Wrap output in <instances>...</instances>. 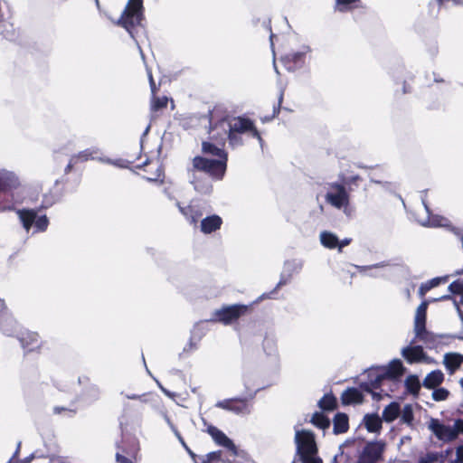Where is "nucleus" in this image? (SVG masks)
<instances>
[{
  "instance_id": "obj_1",
  "label": "nucleus",
  "mask_w": 463,
  "mask_h": 463,
  "mask_svg": "<svg viewBox=\"0 0 463 463\" xmlns=\"http://www.w3.org/2000/svg\"><path fill=\"white\" fill-rule=\"evenodd\" d=\"M23 184L13 171L0 169V213L14 212L15 206L24 202Z\"/></svg>"
},
{
  "instance_id": "obj_2",
  "label": "nucleus",
  "mask_w": 463,
  "mask_h": 463,
  "mask_svg": "<svg viewBox=\"0 0 463 463\" xmlns=\"http://www.w3.org/2000/svg\"><path fill=\"white\" fill-rule=\"evenodd\" d=\"M203 152L216 156L218 159L194 156L193 159L194 170L203 172L214 180H222L227 169L228 155L225 150L219 146H203Z\"/></svg>"
},
{
  "instance_id": "obj_3",
  "label": "nucleus",
  "mask_w": 463,
  "mask_h": 463,
  "mask_svg": "<svg viewBox=\"0 0 463 463\" xmlns=\"http://www.w3.org/2000/svg\"><path fill=\"white\" fill-rule=\"evenodd\" d=\"M295 442L302 463H323L322 458L317 457L318 449L312 431L296 430Z\"/></svg>"
},
{
  "instance_id": "obj_4",
  "label": "nucleus",
  "mask_w": 463,
  "mask_h": 463,
  "mask_svg": "<svg viewBox=\"0 0 463 463\" xmlns=\"http://www.w3.org/2000/svg\"><path fill=\"white\" fill-rule=\"evenodd\" d=\"M143 20V0H128L121 16L116 22V24L125 28L132 38H134L133 30L136 26L141 24Z\"/></svg>"
},
{
  "instance_id": "obj_5",
  "label": "nucleus",
  "mask_w": 463,
  "mask_h": 463,
  "mask_svg": "<svg viewBox=\"0 0 463 463\" xmlns=\"http://www.w3.org/2000/svg\"><path fill=\"white\" fill-rule=\"evenodd\" d=\"M140 445L135 436L123 435L117 445L116 461L118 463H137Z\"/></svg>"
},
{
  "instance_id": "obj_6",
  "label": "nucleus",
  "mask_w": 463,
  "mask_h": 463,
  "mask_svg": "<svg viewBox=\"0 0 463 463\" xmlns=\"http://www.w3.org/2000/svg\"><path fill=\"white\" fill-rule=\"evenodd\" d=\"M250 310L251 307L250 305L234 304L223 306L222 308L213 313L211 321L223 325H231L237 322L241 317L249 314Z\"/></svg>"
},
{
  "instance_id": "obj_7",
  "label": "nucleus",
  "mask_w": 463,
  "mask_h": 463,
  "mask_svg": "<svg viewBox=\"0 0 463 463\" xmlns=\"http://www.w3.org/2000/svg\"><path fill=\"white\" fill-rule=\"evenodd\" d=\"M232 144L241 141L243 135L255 137L258 142H261V137L254 126V123L243 117H230Z\"/></svg>"
},
{
  "instance_id": "obj_8",
  "label": "nucleus",
  "mask_w": 463,
  "mask_h": 463,
  "mask_svg": "<svg viewBox=\"0 0 463 463\" xmlns=\"http://www.w3.org/2000/svg\"><path fill=\"white\" fill-rule=\"evenodd\" d=\"M209 137L212 142L232 144L230 117L219 118L215 112L211 113Z\"/></svg>"
},
{
  "instance_id": "obj_9",
  "label": "nucleus",
  "mask_w": 463,
  "mask_h": 463,
  "mask_svg": "<svg viewBox=\"0 0 463 463\" xmlns=\"http://www.w3.org/2000/svg\"><path fill=\"white\" fill-rule=\"evenodd\" d=\"M325 198L327 203L337 209L347 206L350 202L349 191L343 183L329 184L328 192Z\"/></svg>"
},
{
  "instance_id": "obj_10",
  "label": "nucleus",
  "mask_w": 463,
  "mask_h": 463,
  "mask_svg": "<svg viewBox=\"0 0 463 463\" xmlns=\"http://www.w3.org/2000/svg\"><path fill=\"white\" fill-rule=\"evenodd\" d=\"M132 152L125 153L124 157L118 160V165L141 169L152 163L153 159L146 153L143 154L145 146H132Z\"/></svg>"
},
{
  "instance_id": "obj_11",
  "label": "nucleus",
  "mask_w": 463,
  "mask_h": 463,
  "mask_svg": "<svg viewBox=\"0 0 463 463\" xmlns=\"http://www.w3.org/2000/svg\"><path fill=\"white\" fill-rule=\"evenodd\" d=\"M17 339L24 350V353H38L40 354L44 345V342L41 339L37 332L24 330L18 335Z\"/></svg>"
},
{
  "instance_id": "obj_12",
  "label": "nucleus",
  "mask_w": 463,
  "mask_h": 463,
  "mask_svg": "<svg viewBox=\"0 0 463 463\" xmlns=\"http://www.w3.org/2000/svg\"><path fill=\"white\" fill-rule=\"evenodd\" d=\"M16 326V319L8 310L5 300L0 298V331L3 334L11 336L15 332Z\"/></svg>"
},
{
  "instance_id": "obj_13",
  "label": "nucleus",
  "mask_w": 463,
  "mask_h": 463,
  "mask_svg": "<svg viewBox=\"0 0 463 463\" xmlns=\"http://www.w3.org/2000/svg\"><path fill=\"white\" fill-rule=\"evenodd\" d=\"M216 407L232 411L235 414H246L250 412L249 400L247 398H232L219 401Z\"/></svg>"
},
{
  "instance_id": "obj_14",
  "label": "nucleus",
  "mask_w": 463,
  "mask_h": 463,
  "mask_svg": "<svg viewBox=\"0 0 463 463\" xmlns=\"http://www.w3.org/2000/svg\"><path fill=\"white\" fill-rule=\"evenodd\" d=\"M176 206L186 221L194 226L197 225L203 214L202 206L195 201H191L185 206L182 205L180 202H177Z\"/></svg>"
},
{
  "instance_id": "obj_15",
  "label": "nucleus",
  "mask_w": 463,
  "mask_h": 463,
  "mask_svg": "<svg viewBox=\"0 0 463 463\" xmlns=\"http://www.w3.org/2000/svg\"><path fill=\"white\" fill-rule=\"evenodd\" d=\"M204 425L206 426V429L204 431H206L214 440V442L222 446L223 448H226L228 450L232 451L233 454H237V448L233 441L229 439L224 432H222L221 430H219L217 427L207 424L204 422Z\"/></svg>"
},
{
  "instance_id": "obj_16",
  "label": "nucleus",
  "mask_w": 463,
  "mask_h": 463,
  "mask_svg": "<svg viewBox=\"0 0 463 463\" xmlns=\"http://www.w3.org/2000/svg\"><path fill=\"white\" fill-rule=\"evenodd\" d=\"M402 354L409 364H416L422 361L429 362L421 345L406 346L402 349Z\"/></svg>"
},
{
  "instance_id": "obj_17",
  "label": "nucleus",
  "mask_w": 463,
  "mask_h": 463,
  "mask_svg": "<svg viewBox=\"0 0 463 463\" xmlns=\"http://www.w3.org/2000/svg\"><path fill=\"white\" fill-rule=\"evenodd\" d=\"M430 428L439 439L447 441L456 439V433L453 428L440 423L438 420L432 419Z\"/></svg>"
},
{
  "instance_id": "obj_18",
  "label": "nucleus",
  "mask_w": 463,
  "mask_h": 463,
  "mask_svg": "<svg viewBox=\"0 0 463 463\" xmlns=\"http://www.w3.org/2000/svg\"><path fill=\"white\" fill-rule=\"evenodd\" d=\"M48 208L47 205L42 204L39 208L35 209H18L14 210L23 224V227L29 231L34 223L37 213L43 209Z\"/></svg>"
},
{
  "instance_id": "obj_19",
  "label": "nucleus",
  "mask_w": 463,
  "mask_h": 463,
  "mask_svg": "<svg viewBox=\"0 0 463 463\" xmlns=\"http://www.w3.org/2000/svg\"><path fill=\"white\" fill-rule=\"evenodd\" d=\"M387 378L384 373L374 374L373 373H368V381L361 383L360 387L366 392L371 393L373 398H380V394L373 392V390L380 389L383 381Z\"/></svg>"
},
{
  "instance_id": "obj_20",
  "label": "nucleus",
  "mask_w": 463,
  "mask_h": 463,
  "mask_svg": "<svg viewBox=\"0 0 463 463\" xmlns=\"http://www.w3.org/2000/svg\"><path fill=\"white\" fill-rule=\"evenodd\" d=\"M222 224V219L217 215L213 214L201 220V232L204 234H210L212 232L220 230Z\"/></svg>"
},
{
  "instance_id": "obj_21",
  "label": "nucleus",
  "mask_w": 463,
  "mask_h": 463,
  "mask_svg": "<svg viewBox=\"0 0 463 463\" xmlns=\"http://www.w3.org/2000/svg\"><path fill=\"white\" fill-rule=\"evenodd\" d=\"M343 405L361 404L364 402V395L357 388L348 387L341 394Z\"/></svg>"
},
{
  "instance_id": "obj_22",
  "label": "nucleus",
  "mask_w": 463,
  "mask_h": 463,
  "mask_svg": "<svg viewBox=\"0 0 463 463\" xmlns=\"http://www.w3.org/2000/svg\"><path fill=\"white\" fill-rule=\"evenodd\" d=\"M305 53L293 52L282 57L281 61L288 71H295L304 64Z\"/></svg>"
},
{
  "instance_id": "obj_23",
  "label": "nucleus",
  "mask_w": 463,
  "mask_h": 463,
  "mask_svg": "<svg viewBox=\"0 0 463 463\" xmlns=\"http://www.w3.org/2000/svg\"><path fill=\"white\" fill-rule=\"evenodd\" d=\"M415 339L412 343L416 342V340L423 342L427 347L433 348L438 344V337L432 332L427 330L426 326L422 330H415Z\"/></svg>"
},
{
  "instance_id": "obj_24",
  "label": "nucleus",
  "mask_w": 463,
  "mask_h": 463,
  "mask_svg": "<svg viewBox=\"0 0 463 463\" xmlns=\"http://www.w3.org/2000/svg\"><path fill=\"white\" fill-rule=\"evenodd\" d=\"M443 381L444 373L440 370H434L426 375L422 385L429 390H432L439 387Z\"/></svg>"
},
{
  "instance_id": "obj_25",
  "label": "nucleus",
  "mask_w": 463,
  "mask_h": 463,
  "mask_svg": "<svg viewBox=\"0 0 463 463\" xmlns=\"http://www.w3.org/2000/svg\"><path fill=\"white\" fill-rule=\"evenodd\" d=\"M447 370L453 373L456 372L463 363V355L456 353H449L444 355L443 361Z\"/></svg>"
},
{
  "instance_id": "obj_26",
  "label": "nucleus",
  "mask_w": 463,
  "mask_h": 463,
  "mask_svg": "<svg viewBox=\"0 0 463 463\" xmlns=\"http://www.w3.org/2000/svg\"><path fill=\"white\" fill-rule=\"evenodd\" d=\"M405 368L399 359L390 362L386 371L383 373L388 379H397L404 373Z\"/></svg>"
},
{
  "instance_id": "obj_27",
  "label": "nucleus",
  "mask_w": 463,
  "mask_h": 463,
  "mask_svg": "<svg viewBox=\"0 0 463 463\" xmlns=\"http://www.w3.org/2000/svg\"><path fill=\"white\" fill-rule=\"evenodd\" d=\"M333 423L335 434L345 433L349 429V419L345 413L337 412L334 417Z\"/></svg>"
},
{
  "instance_id": "obj_28",
  "label": "nucleus",
  "mask_w": 463,
  "mask_h": 463,
  "mask_svg": "<svg viewBox=\"0 0 463 463\" xmlns=\"http://www.w3.org/2000/svg\"><path fill=\"white\" fill-rule=\"evenodd\" d=\"M428 302L423 301L416 310L414 319V331L422 330L426 326Z\"/></svg>"
},
{
  "instance_id": "obj_29",
  "label": "nucleus",
  "mask_w": 463,
  "mask_h": 463,
  "mask_svg": "<svg viewBox=\"0 0 463 463\" xmlns=\"http://www.w3.org/2000/svg\"><path fill=\"white\" fill-rule=\"evenodd\" d=\"M96 156H93V153L90 152L89 149H86L80 153H79L78 155H74L71 157L67 166L65 167V174H69L72 168L74 167V165H76L79 162H85V161H88L89 159H95Z\"/></svg>"
},
{
  "instance_id": "obj_30",
  "label": "nucleus",
  "mask_w": 463,
  "mask_h": 463,
  "mask_svg": "<svg viewBox=\"0 0 463 463\" xmlns=\"http://www.w3.org/2000/svg\"><path fill=\"white\" fill-rule=\"evenodd\" d=\"M383 452V445L381 443L373 442L368 444L364 448L363 454L376 463L379 459H381Z\"/></svg>"
},
{
  "instance_id": "obj_31",
  "label": "nucleus",
  "mask_w": 463,
  "mask_h": 463,
  "mask_svg": "<svg viewBox=\"0 0 463 463\" xmlns=\"http://www.w3.org/2000/svg\"><path fill=\"white\" fill-rule=\"evenodd\" d=\"M364 422L369 432H379L383 427V420L376 413L366 414Z\"/></svg>"
},
{
  "instance_id": "obj_32",
  "label": "nucleus",
  "mask_w": 463,
  "mask_h": 463,
  "mask_svg": "<svg viewBox=\"0 0 463 463\" xmlns=\"http://www.w3.org/2000/svg\"><path fill=\"white\" fill-rule=\"evenodd\" d=\"M404 385L408 393L415 397L419 396L421 384L417 375L410 374L407 376L404 382Z\"/></svg>"
},
{
  "instance_id": "obj_33",
  "label": "nucleus",
  "mask_w": 463,
  "mask_h": 463,
  "mask_svg": "<svg viewBox=\"0 0 463 463\" xmlns=\"http://www.w3.org/2000/svg\"><path fill=\"white\" fill-rule=\"evenodd\" d=\"M399 414L400 404L398 402H392L383 409V419L386 422H392L398 418Z\"/></svg>"
},
{
  "instance_id": "obj_34",
  "label": "nucleus",
  "mask_w": 463,
  "mask_h": 463,
  "mask_svg": "<svg viewBox=\"0 0 463 463\" xmlns=\"http://www.w3.org/2000/svg\"><path fill=\"white\" fill-rule=\"evenodd\" d=\"M318 406L326 411H335L337 408V400L332 393H326L318 402Z\"/></svg>"
},
{
  "instance_id": "obj_35",
  "label": "nucleus",
  "mask_w": 463,
  "mask_h": 463,
  "mask_svg": "<svg viewBox=\"0 0 463 463\" xmlns=\"http://www.w3.org/2000/svg\"><path fill=\"white\" fill-rule=\"evenodd\" d=\"M320 241L322 245L328 249H335L339 244L338 238L334 233L329 232H321Z\"/></svg>"
},
{
  "instance_id": "obj_36",
  "label": "nucleus",
  "mask_w": 463,
  "mask_h": 463,
  "mask_svg": "<svg viewBox=\"0 0 463 463\" xmlns=\"http://www.w3.org/2000/svg\"><path fill=\"white\" fill-rule=\"evenodd\" d=\"M310 422L321 430H326L330 426V420L322 412H315L310 420Z\"/></svg>"
},
{
  "instance_id": "obj_37",
  "label": "nucleus",
  "mask_w": 463,
  "mask_h": 463,
  "mask_svg": "<svg viewBox=\"0 0 463 463\" xmlns=\"http://www.w3.org/2000/svg\"><path fill=\"white\" fill-rule=\"evenodd\" d=\"M340 180L346 187V189L349 191V193L354 191V187H358L360 183L363 182V178L358 175L350 176L342 175L340 177Z\"/></svg>"
},
{
  "instance_id": "obj_38",
  "label": "nucleus",
  "mask_w": 463,
  "mask_h": 463,
  "mask_svg": "<svg viewBox=\"0 0 463 463\" xmlns=\"http://www.w3.org/2000/svg\"><path fill=\"white\" fill-rule=\"evenodd\" d=\"M222 450L213 451L204 456H199L195 463H218L222 460Z\"/></svg>"
},
{
  "instance_id": "obj_39",
  "label": "nucleus",
  "mask_w": 463,
  "mask_h": 463,
  "mask_svg": "<svg viewBox=\"0 0 463 463\" xmlns=\"http://www.w3.org/2000/svg\"><path fill=\"white\" fill-rule=\"evenodd\" d=\"M168 101H169V99L165 96H163V97H156V95L152 96L151 110L155 112V111H157V110H160V109L165 108L167 106Z\"/></svg>"
},
{
  "instance_id": "obj_40",
  "label": "nucleus",
  "mask_w": 463,
  "mask_h": 463,
  "mask_svg": "<svg viewBox=\"0 0 463 463\" xmlns=\"http://www.w3.org/2000/svg\"><path fill=\"white\" fill-rule=\"evenodd\" d=\"M33 224L37 232H45L49 226V219L46 215L38 216Z\"/></svg>"
},
{
  "instance_id": "obj_41",
  "label": "nucleus",
  "mask_w": 463,
  "mask_h": 463,
  "mask_svg": "<svg viewBox=\"0 0 463 463\" xmlns=\"http://www.w3.org/2000/svg\"><path fill=\"white\" fill-rule=\"evenodd\" d=\"M433 390L432 398L436 402L445 401L449 395V392L445 388H435Z\"/></svg>"
},
{
  "instance_id": "obj_42",
  "label": "nucleus",
  "mask_w": 463,
  "mask_h": 463,
  "mask_svg": "<svg viewBox=\"0 0 463 463\" xmlns=\"http://www.w3.org/2000/svg\"><path fill=\"white\" fill-rule=\"evenodd\" d=\"M449 290L453 295H459L463 297V280L457 279L449 286Z\"/></svg>"
},
{
  "instance_id": "obj_43",
  "label": "nucleus",
  "mask_w": 463,
  "mask_h": 463,
  "mask_svg": "<svg viewBox=\"0 0 463 463\" xmlns=\"http://www.w3.org/2000/svg\"><path fill=\"white\" fill-rule=\"evenodd\" d=\"M360 0H336V9L345 12L352 8V5L358 3Z\"/></svg>"
},
{
  "instance_id": "obj_44",
  "label": "nucleus",
  "mask_w": 463,
  "mask_h": 463,
  "mask_svg": "<svg viewBox=\"0 0 463 463\" xmlns=\"http://www.w3.org/2000/svg\"><path fill=\"white\" fill-rule=\"evenodd\" d=\"M19 449L20 448L18 447L16 451L14 452V454L13 455L12 458L10 459V461L8 463H30L33 460V458H34L33 454H32L23 459L16 458L18 457Z\"/></svg>"
},
{
  "instance_id": "obj_45",
  "label": "nucleus",
  "mask_w": 463,
  "mask_h": 463,
  "mask_svg": "<svg viewBox=\"0 0 463 463\" xmlns=\"http://www.w3.org/2000/svg\"><path fill=\"white\" fill-rule=\"evenodd\" d=\"M286 284V280L284 279H280L279 281V283L277 284V286L274 288V289L269 293H263L260 297V299H267V298H271L272 295L275 294L282 286H284Z\"/></svg>"
},
{
  "instance_id": "obj_46",
  "label": "nucleus",
  "mask_w": 463,
  "mask_h": 463,
  "mask_svg": "<svg viewBox=\"0 0 463 463\" xmlns=\"http://www.w3.org/2000/svg\"><path fill=\"white\" fill-rule=\"evenodd\" d=\"M448 279L449 276L436 277L429 280L428 283L430 284V288H433L435 287H438L441 283H446Z\"/></svg>"
},
{
  "instance_id": "obj_47",
  "label": "nucleus",
  "mask_w": 463,
  "mask_h": 463,
  "mask_svg": "<svg viewBox=\"0 0 463 463\" xmlns=\"http://www.w3.org/2000/svg\"><path fill=\"white\" fill-rule=\"evenodd\" d=\"M402 420L407 422L411 423L413 420V412L410 406H406L403 410L402 413Z\"/></svg>"
},
{
  "instance_id": "obj_48",
  "label": "nucleus",
  "mask_w": 463,
  "mask_h": 463,
  "mask_svg": "<svg viewBox=\"0 0 463 463\" xmlns=\"http://www.w3.org/2000/svg\"><path fill=\"white\" fill-rule=\"evenodd\" d=\"M453 430L456 433V439L458 438V433L463 434V419L456 420Z\"/></svg>"
},
{
  "instance_id": "obj_49",
  "label": "nucleus",
  "mask_w": 463,
  "mask_h": 463,
  "mask_svg": "<svg viewBox=\"0 0 463 463\" xmlns=\"http://www.w3.org/2000/svg\"><path fill=\"white\" fill-rule=\"evenodd\" d=\"M182 444L184 447L185 450L187 451L188 455L192 458L193 462L195 463L197 459H199V456L195 454L186 444L185 442L181 439Z\"/></svg>"
},
{
  "instance_id": "obj_50",
  "label": "nucleus",
  "mask_w": 463,
  "mask_h": 463,
  "mask_svg": "<svg viewBox=\"0 0 463 463\" xmlns=\"http://www.w3.org/2000/svg\"><path fill=\"white\" fill-rule=\"evenodd\" d=\"M148 80H149V85H150L152 96H155L156 94L157 88L156 86L155 80L153 79V76H152V73L150 71H148Z\"/></svg>"
},
{
  "instance_id": "obj_51",
  "label": "nucleus",
  "mask_w": 463,
  "mask_h": 463,
  "mask_svg": "<svg viewBox=\"0 0 463 463\" xmlns=\"http://www.w3.org/2000/svg\"><path fill=\"white\" fill-rule=\"evenodd\" d=\"M430 289H431V288H430V284L427 281L426 283H423V284L420 285V287L419 288V294H420V297H423Z\"/></svg>"
},
{
  "instance_id": "obj_52",
  "label": "nucleus",
  "mask_w": 463,
  "mask_h": 463,
  "mask_svg": "<svg viewBox=\"0 0 463 463\" xmlns=\"http://www.w3.org/2000/svg\"><path fill=\"white\" fill-rule=\"evenodd\" d=\"M283 96H284V91L281 90L280 93H279V96L278 107H274V109H273V117L275 115L279 114V108H280V105H281L282 100H283Z\"/></svg>"
},
{
  "instance_id": "obj_53",
  "label": "nucleus",
  "mask_w": 463,
  "mask_h": 463,
  "mask_svg": "<svg viewBox=\"0 0 463 463\" xmlns=\"http://www.w3.org/2000/svg\"><path fill=\"white\" fill-rule=\"evenodd\" d=\"M456 453H457V460L459 463H463V445L458 447Z\"/></svg>"
},
{
  "instance_id": "obj_54",
  "label": "nucleus",
  "mask_w": 463,
  "mask_h": 463,
  "mask_svg": "<svg viewBox=\"0 0 463 463\" xmlns=\"http://www.w3.org/2000/svg\"><path fill=\"white\" fill-rule=\"evenodd\" d=\"M357 463H375V462H373L372 459L367 458L365 455L362 454L359 457Z\"/></svg>"
},
{
  "instance_id": "obj_55",
  "label": "nucleus",
  "mask_w": 463,
  "mask_h": 463,
  "mask_svg": "<svg viewBox=\"0 0 463 463\" xmlns=\"http://www.w3.org/2000/svg\"><path fill=\"white\" fill-rule=\"evenodd\" d=\"M351 242V239H345L341 241H339V244H338V250L341 252L342 251V249L345 247V246H347L349 243Z\"/></svg>"
},
{
  "instance_id": "obj_56",
  "label": "nucleus",
  "mask_w": 463,
  "mask_h": 463,
  "mask_svg": "<svg viewBox=\"0 0 463 463\" xmlns=\"http://www.w3.org/2000/svg\"><path fill=\"white\" fill-rule=\"evenodd\" d=\"M70 411L75 413V411L68 410V409H66L64 407L56 406V407L53 408V412L56 413V414H60V413H61L62 411Z\"/></svg>"
},
{
  "instance_id": "obj_57",
  "label": "nucleus",
  "mask_w": 463,
  "mask_h": 463,
  "mask_svg": "<svg viewBox=\"0 0 463 463\" xmlns=\"http://www.w3.org/2000/svg\"><path fill=\"white\" fill-rule=\"evenodd\" d=\"M453 299L451 295H443L436 299L434 301H445V300H450Z\"/></svg>"
},
{
  "instance_id": "obj_58",
  "label": "nucleus",
  "mask_w": 463,
  "mask_h": 463,
  "mask_svg": "<svg viewBox=\"0 0 463 463\" xmlns=\"http://www.w3.org/2000/svg\"><path fill=\"white\" fill-rule=\"evenodd\" d=\"M456 275H463V268L456 271Z\"/></svg>"
},
{
  "instance_id": "obj_59",
  "label": "nucleus",
  "mask_w": 463,
  "mask_h": 463,
  "mask_svg": "<svg viewBox=\"0 0 463 463\" xmlns=\"http://www.w3.org/2000/svg\"><path fill=\"white\" fill-rule=\"evenodd\" d=\"M161 149H162V146H158V147H157V155H160V153H161Z\"/></svg>"
},
{
  "instance_id": "obj_60",
  "label": "nucleus",
  "mask_w": 463,
  "mask_h": 463,
  "mask_svg": "<svg viewBox=\"0 0 463 463\" xmlns=\"http://www.w3.org/2000/svg\"><path fill=\"white\" fill-rule=\"evenodd\" d=\"M202 145L206 146V145H213V143H210V142H203V144H202Z\"/></svg>"
},
{
  "instance_id": "obj_61",
  "label": "nucleus",
  "mask_w": 463,
  "mask_h": 463,
  "mask_svg": "<svg viewBox=\"0 0 463 463\" xmlns=\"http://www.w3.org/2000/svg\"><path fill=\"white\" fill-rule=\"evenodd\" d=\"M95 3H96V5L99 7V0H95Z\"/></svg>"
},
{
  "instance_id": "obj_62",
  "label": "nucleus",
  "mask_w": 463,
  "mask_h": 463,
  "mask_svg": "<svg viewBox=\"0 0 463 463\" xmlns=\"http://www.w3.org/2000/svg\"><path fill=\"white\" fill-rule=\"evenodd\" d=\"M460 385H461V387L463 388V377H462V378H461V380H460Z\"/></svg>"
},
{
  "instance_id": "obj_63",
  "label": "nucleus",
  "mask_w": 463,
  "mask_h": 463,
  "mask_svg": "<svg viewBox=\"0 0 463 463\" xmlns=\"http://www.w3.org/2000/svg\"><path fill=\"white\" fill-rule=\"evenodd\" d=\"M171 102H172V109H175V105H174L173 99H171Z\"/></svg>"
},
{
  "instance_id": "obj_64",
  "label": "nucleus",
  "mask_w": 463,
  "mask_h": 463,
  "mask_svg": "<svg viewBox=\"0 0 463 463\" xmlns=\"http://www.w3.org/2000/svg\"><path fill=\"white\" fill-rule=\"evenodd\" d=\"M460 304H463V297H461V299L459 300Z\"/></svg>"
}]
</instances>
